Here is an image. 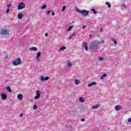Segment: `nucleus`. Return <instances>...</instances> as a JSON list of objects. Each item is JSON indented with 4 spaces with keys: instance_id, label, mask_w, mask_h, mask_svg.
<instances>
[{
    "instance_id": "1",
    "label": "nucleus",
    "mask_w": 131,
    "mask_h": 131,
    "mask_svg": "<svg viewBox=\"0 0 131 131\" xmlns=\"http://www.w3.org/2000/svg\"><path fill=\"white\" fill-rule=\"evenodd\" d=\"M101 42L98 40H94L90 42V49L92 50L93 51H95L96 50H100L101 46Z\"/></svg>"
},
{
    "instance_id": "2",
    "label": "nucleus",
    "mask_w": 131,
    "mask_h": 131,
    "mask_svg": "<svg viewBox=\"0 0 131 131\" xmlns=\"http://www.w3.org/2000/svg\"><path fill=\"white\" fill-rule=\"evenodd\" d=\"M10 30L8 29V28H7V26L4 27L0 31V34H2V35H10Z\"/></svg>"
},
{
    "instance_id": "3",
    "label": "nucleus",
    "mask_w": 131,
    "mask_h": 131,
    "mask_svg": "<svg viewBox=\"0 0 131 131\" xmlns=\"http://www.w3.org/2000/svg\"><path fill=\"white\" fill-rule=\"evenodd\" d=\"M76 11L78 12V13H80V14H81L83 17H86L88 15H89V11L85 10H80L79 9H76Z\"/></svg>"
},
{
    "instance_id": "4",
    "label": "nucleus",
    "mask_w": 131,
    "mask_h": 131,
    "mask_svg": "<svg viewBox=\"0 0 131 131\" xmlns=\"http://www.w3.org/2000/svg\"><path fill=\"white\" fill-rule=\"evenodd\" d=\"M21 64V58H17L13 61L12 64L14 66H18V65H20Z\"/></svg>"
},
{
    "instance_id": "5",
    "label": "nucleus",
    "mask_w": 131,
    "mask_h": 131,
    "mask_svg": "<svg viewBox=\"0 0 131 131\" xmlns=\"http://www.w3.org/2000/svg\"><path fill=\"white\" fill-rule=\"evenodd\" d=\"M25 8V4L23 3H20L17 6L18 10H22V9H24Z\"/></svg>"
},
{
    "instance_id": "6",
    "label": "nucleus",
    "mask_w": 131,
    "mask_h": 131,
    "mask_svg": "<svg viewBox=\"0 0 131 131\" xmlns=\"http://www.w3.org/2000/svg\"><path fill=\"white\" fill-rule=\"evenodd\" d=\"M40 97V92L39 91H37L36 92V96L34 97L35 100H37L38 99H39Z\"/></svg>"
},
{
    "instance_id": "7",
    "label": "nucleus",
    "mask_w": 131,
    "mask_h": 131,
    "mask_svg": "<svg viewBox=\"0 0 131 131\" xmlns=\"http://www.w3.org/2000/svg\"><path fill=\"white\" fill-rule=\"evenodd\" d=\"M122 107L120 105H116L115 106V109L116 111H120L122 109Z\"/></svg>"
},
{
    "instance_id": "8",
    "label": "nucleus",
    "mask_w": 131,
    "mask_h": 131,
    "mask_svg": "<svg viewBox=\"0 0 131 131\" xmlns=\"http://www.w3.org/2000/svg\"><path fill=\"white\" fill-rule=\"evenodd\" d=\"M50 77L49 76H47L46 77H44L43 76H41L40 79L41 81H45V80H49Z\"/></svg>"
},
{
    "instance_id": "9",
    "label": "nucleus",
    "mask_w": 131,
    "mask_h": 131,
    "mask_svg": "<svg viewBox=\"0 0 131 131\" xmlns=\"http://www.w3.org/2000/svg\"><path fill=\"white\" fill-rule=\"evenodd\" d=\"M1 97L2 98V100H7V96L5 94L2 93Z\"/></svg>"
},
{
    "instance_id": "10",
    "label": "nucleus",
    "mask_w": 131,
    "mask_h": 131,
    "mask_svg": "<svg viewBox=\"0 0 131 131\" xmlns=\"http://www.w3.org/2000/svg\"><path fill=\"white\" fill-rule=\"evenodd\" d=\"M97 83H96V82H92L90 83H89L88 85V88H91V86H93V85H96Z\"/></svg>"
},
{
    "instance_id": "11",
    "label": "nucleus",
    "mask_w": 131,
    "mask_h": 131,
    "mask_svg": "<svg viewBox=\"0 0 131 131\" xmlns=\"http://www.w3.org/2000/svg\"><path fill=\"white\" fill-rule=\"evenodd\" d=\"M17 98L18 100H20V101H22L23 99V95H22V94H18L17 95Z\"/></svg>"
},
{
    "instance_id": "12",
    "label": "nucleus",
    "mask_w": 131,
    "mask_h": 131,
    "mask_svg": "<svg viewBox=\"0 0 131 131\" xmlns=\"http://www.w3.org/2000/svg\"><path fill=\"white\" fill-rule=\"evenodd\" d=\"M41 53H40V52H38L37 54V56L36 57V60H39V56H41Z\"/></svg>"
},
{
    "instance_id": "13",
    "label": "nucleus",
    "mask_w": 131,
    "mask_h": 131,
    "mask_svg": "<svg viewBox=\"0 0 131 131\" xmlns=\"http://www.w3.org/2000/svg\"><path fill=\"white\" fill-rule=\"evenodd\" d=\"M29 51H37V48L36 47H31L29 48Z\"/></svg>"
},
{
    "instance_id": "14",
    "label": "nucleus",
    "mask_w": 131,
    "mask_h": 131,
    "mask_svg": "<svg viewBox=\"0 0 131 131\" xmlns=\"http://www.w3.org/2000/svg\"><path fill=\"white\" fill-rule=\"evenodd\" d=\"M6 90L8 93H12V89H11V88L10 86H8L6 87Z\"/></svg>"
},
{
    "instance_id": "15",
    "label": "nucleus",
    "mask_w": 131,
    "mask_h": 131,
    "mask_svg": "<svg viewBox=\"0 0 131 131\" xmlns=\"http://www.w3.org/2000/svg\"><path fill=\"white\" fill-rule=\"evenodd\" d=\"M22 18H23V14L21 13H19L18 14V19H19L20 20H21Z\"/></svg>"
},
{
    "instance_id": "16",
    "label": "nucleus",
    "mask_w": 131,
    "mask_h": 131,
    "mask_svg": "<svg viewBox=\"0 0 131 131\" xmlns=\"http://www.w3.org/2000/svg\"><path fill=\"white\" fill-rule=\"evenodd\" d=\"M86 45V43H85V42H83L82 43V46L83 47H85V51H88V46H85Z\"/></svg>"
},
{
    "instance_id": "17",
    "label": "nucleus",
    "mask_w": 131,
    "mask_h": 131,
    "mask_svg": "<svg viewBox=\"0 0 131 131\" xmlns=\"http://www.w3.org/2000/svg\"><path fill=\"white\" fill-rule=\"evenodd\" d=\"M79 102H81V103H83L84 102V99L82 97H80L79 98Z\"/></svg>"
},
{
    "instance_id": "18",
    "label": "nucleus",
    "mask_w": 131,
    "mask_h": 131,
    "mask_svg": "<svg viewBox=\"0 0 131 131\" xmlns=\"http://www.w3.org/2000/svg\"><path fill=\"white\" fill-rule=\"evenodd\" d=\"M64 50H66V47L65 46L62 47L59 49V52H60V51H64Z\"/></svg>"
},
{
    "instance_id": "19",
    "label": "nucleus",
    "mask_w": 131,
    "mask_h": 131,
    "mask_svg": "<svg viewBox=\"0 0 131 131\" xmlns=\"http://www.w3.org/2000/svg\"><path fill=\"white\" fill-rule=\"evenodd\" d=\"M100 107V105L97 104L96 105L92 106V109H97V108H99Z\"/></svg>"
},
{
    "instance_id": "20",
    "label": "nucleus",
    "mask_w": 131,
    "mask_h": 131,
    "mask_svg": "<svg viewBox=\"0 0 131 131\" xmlns=\"http://www.w3.org/2000/svg\"><path fill=\"white\" fill-rule=\"evenodd\" d=\"M79 82H80V81L78 80H77V79H76V80H75V84H76L77 85L78 84H79Z\"/></svg>"
},
{
    "instance_id": "21",
    "label": "nucleus",
    "mask_w": 131,
    "mask_h": 131,
    "mask_svg": "<svg viewBox=\"0 0 131 131\" xmlns=\"http://www.w3.org/2000/svg\"><path fill=\"white\" fill-rule=\"evenodd\" d=\"M105 5H106L108 8H111V4L109 2L105 3Z\"/></svg>"
},
{
    "instance_id": "22",
    "label": "nucleus",
    "mask_w": 131,
    "mask_h": 131,
    "mask_svg": "<svg viewBox=\"0 0 131 131\" xmlns=\"http://www.w3.org/2000/svg\"><path fill=\"white\" fill-rule=\"evenodd\" d=\"M68 67H71L72 66V63L70 62V61H68Z\"/></svg>"
},
{
    "instance_id": "23",
    "label": "nucleus",
    "mask_w": 131,
    "mask_h": 131,
    "mask_svg": "<svg viewBox=\"0 0 131 131\" xmlns=\"http://www.w3.org/2000/svg\"><path fill=\"white\" fill-rule=\"evenodd\" d=\"M106 76H107V74H103L102 76H101V77H100V79H103L104 78V77H106Z\"/></svg>"
},
{
    "instance_id": "24",
    "label": "nucleus",
    "mask_w": 131,
    "mask_h": 131,
    "mask_svg": "<svg viewBox=\"0 0 131 131\" xmlns=\"http://www.w3.org/2000/svg\"><path fill=\"white\" fill-rule=\"evenodd\" d=\"M33 109H34V110H36V109H37V105L36 104L34 105L33 106Z\"/></svg>"
},
{
    "instance_id": "25",
    "label": "nucleus",
    "mask_w": 131,
    "mask_h": 131,
    "mask_svg": "<svg viewBox=\"0 0 131 131\" xmlns=\"http://www.w3.org/2000/svg\"><path fill=\"white\" fill-rule=\"evenodd\" d=\"M72 28H73V26H71V27H70L68 29V31H71V30L72 29Z\"/></svg>"
},
{
    "instance_id": "26",
    "label": "nucleus",
    "mask_w": 131,
    "mask_h": 131,
    "mask_svg": "<svg viewBox=\"0 0 131 131\" xmlns=\"http://www.w3.org/2000/svg\"><path fill=\"white\" fill-rule=\"evenodd\" d=\"M41 10H43V9H47V5H43L41 8Z\"/></svg>"
},
{
    "instance_id": "27",
    "label": "nucleus",
    "mask_w": 131,
    "mask_h": 131,
    "mask_svg": "<svg viewBox=\"0 0 131 131\" xmlns=\"http://www.w3.org/2000/svg\"><path fill=\"white\" fill-rule=\"evenodd\" d=\"M112 40L114 42L115 45H117V41L115 40V39L112 38Z\"/></svg>"
},
{
    "instance_id": "28",
    "label": "nucleus",
    "mask_w": 131,
    "mask_h": 131,
    "mask_svg": "<svg viewBox=\"0 0 131 131\" xmlns=\"http://www.w3.org/2000/svg\"><path fill=\"white\" fill-rule=\"evenodd\" d=\"M92 11L93 12L94 14H97L98 12L96 11L95 9H92Z\"/></svg>"
},
{
    "instance_id": "29",
    "label": "nucleus",
    "mask_w": 131,
    "mask_h": 131,
    "mask_svg": "<svg viewBox=\"0 0 131 131\" xmlns=\"http://www.w3.org/2000/svg\"><path fill=\"white\" fill-rule=\"evenodd\" d=\"M98 60H99V61H103V60H104V59L103 58V57H99Z\"/></svg>"
},
{
    "instance_id": "30",
    "label": "nucleus",
    "mask_w": 131,
    "mask_h": 131,
    "mask_svg": "<svg viewBox=\"0 0 131 131\" xmlns=\"http://www.w3.org/2000/svg\"><path fill=\"white\" fill-rule=\"evenodd\" d=\"M66 9V6H63V7H62V12H64V11H65Z\"/></svg>"
},
{
    "instance_id": "31",
    "label": "nucleus",
    "mask_w": 131,
    "mask_h": 131,
    "mask_svg": "<svg viewBox=\"0 0 131 131\" xmlns=\"http://www.w3.org/2000/svg\"><path fill=\"white\" fill-rule=\"evenodd\" d=\"M52 12H53V11H48L46 13V14H47V15H50V13H52Z\"/></svg>"
},
{
    "instance_id": "32",
    "label": "nucleus",
    "mask_w": 131,
    "mask_h": 131,
    "mask_svg": "<svg viewBox=\"0 0 131 131\" xmlns=\"http://www.w3.org/2000/svg\"><path fill=\"white\" fill-rule=\"evenodd\" d=\"M11 6H12V5H11V4H7V8H8V9H9V8L11 7Z\"/></svg>"
},
{
    "instance_id": "33",
    "label": "nucleus",
    "mask_w": 131,
    "mask_h": 131,
    "mask_svg": "<svg viewBox=\"0 0 131 131\" xmlns=\"http://www.w3.org/2000/svg\"><path fill=\"white\" fill-rule=\"evenodd\" d=\"M9 12H10V9L8 8L6 10V13L7 14H8L9 13Z\"/></svg>"
},
{
    "instance_id": "34",
    "label": "nucleus",
    "mask_w": 131,
    "mask_h": 131,
    "mask_svg": "<svg viewBox=\"0 0 131 131\" xmlns=\"http://www.w3.org/2000/svg\"><path fill=\"white\" fill-rule=\"evenodd\" d=\"M101 41L102 43H105V40L104 39H101Z\"/></svg>"
},
{
    "instance_id": "35",
    "label": "nucleus",
    "mask_w": 131,
    "mask_h": 131,
    "mask_svg": "<svg viewBox=\"0 0 131 131\" xmlns=\"http://www.w3.org/2000/svg\"><path fill=\"white\" fill-rule=\"evenodd\" d=\"M75 35H76V34L75 33H73L72 36L73 37V36H75Z\"/></svg>"
},
{
    "instance_id": "36",
    "label": "nucleus",
    "mask_w": 131,
    "mask_h": 131,
    "mask_svg": "<svg viewBox=\"0 0 131 131\" xmlns=\"http://www.w3.org/2000/svg\"><path fill=\"white\" fill-rule=\"evenodd\" d=\"M85 28H86V26H83L82 29H85Z\"/></svg>"
},
{
    "instance_id": "37",
    "label": "nucleus",
    "mask_w": 131,
    "mask_h": 131,
    "mask_svg": "<svg viewBox=\"0 0 131 131\" xmlns=\"http://www.w3.org/2000/svg\"><path fill=\"white\" fill-rule=\"evenodd\" d=\"M122 8H126V6L125 5H122Z\"/></svg>"
},
{
    "instance_id": "38",
    "label": "nucleus",
    "mask_w": 131,
    "mask_h": 131,
    "mask_svg": "<svg viewBox=\"0 0 131 131\" xmlns=\"http://www.w3.org/2000/svg\"><path fill=\"white\" fill-rule=\"evenodd\" d=\"M45 36L46 37L49 36V34L46 33H45Z\"/></svg>"
},
{
    "instance_id": "39",
    "label": "nucleus",
    "mask_w": 131,
    "mask_h": 131,
    "mask_svg": "<svg viewBox=\"0 0 131 131\" xmlns=\"http://www.w3.org/2000/svg\"><path fill=\"white\" fill-rule=\"evenodd\" d=\"M81 121H82V122H83V121H85V119H81Z\"/></svg>"
},
{
    "instance_id": "40",
    "label": "nucleus",
    "mask_w": 131,
    "mask_h": 131,
    "mask_svg": "<svg viewBox=\"0 0 131 131\" xmlns=\"http://www.w3.org/2000/svg\"><path fill=\"white\" fill-rule=\"evenodd\" d=\"M128 122H131V118H130L128 119Z\"/></svg>"
},
{
    "instance_id": "41",
    "label": "nucleus",
    "mask_w": 131,
    "mask_h": 131,
    "mask_svg": "<svg viewBox=\"0 0 131 131\" xmlns=\"http://www.w3.org/2000/svg\"><path fill=\"white\" fill-rule=\"evenodd\" d=\"M52 12V16H55V12H54L53 11Z\"/></svg>"
},
{
    "instance_id": "42",
    "label": "nucleus",
    "mask_w": 131,
    "mask_h": 131,
    "mask_svg": "<svg viewBox=\"0 0 131 131\" xmlns=\"http://www.w3.org/2000/svg\"><path fill=\"white\" fill-rule=\"evenodd\" d=\"M4 59L5 60H6V59H8V56H6L5 57H4Z\"/></svg>"
},
{
    "instance_id": "43",
    "label": "nucleus",
    "mask_w": 131,
    "mask_h": 131,
    "mask_svg": "<svg viewBox=\"0 0 131 131\" xmlns=\"http://www.w3.org/2000/svg\"><path fill=\"white\" fill-rule=\"evenodd\" d=\"M72 37H73L72 36H70V37H69V39H72Z\"/></svg>"
},
{
    "instance_id": "44",
    "label": "nucleus",
    "mask_w": 131,
    "mask_h": 131,
    "mask_svg": "<svg viewBox=\"0 0 131 131\" xmlns=\"http://www.w3.org/2000/svg\"><path fill=\"white\" fill-rule=\"evenodd\" d=\"M23 116V114H21L20 115V117H22Z\"/></svg>"
},
{
    "instance_id": "45",
    "label": "nucleus",
    "mask_w": 131,
    "mask_h": 131,
    "mask_svg": "<svg viewBox=\"0 0 131 131\" xmlns=\"http://www.w3.org/2000/svg\"><path fill=\"white\" fill-rule=\"evenodd\" d=\"M100 31H101V32L103 31V28H101V29H100Z\"/></svg>"
},
{
    "instance_id": "46",
    "label": "nucleus",
    "mask_w": 131,
    "mask_h": 131,
    "mask_svg": "<svg viewBox=\"0 0 131 131\" xmlns=\"http://www.w3.org/2000/svg\"><path fill=\"white\" fill-rule=\"evenodd\" d=\"M89 37L91 38H92V35H90Z\"/></svg>"
},
{
    "instance_id": "47",
    "label": "nucleus",
    "mask_w": 131,
    "mask_h": 131,
    "mask_svg": "<svg viewBox=\"0 0 131 131\" xmlns=\"http://www.w3.org/2000/svg\"><path fill=\"white\" fill-rule=\"evenodd\" d=\"M112 46H113V44H112Z\"/></svg>"
}]
</instances>
